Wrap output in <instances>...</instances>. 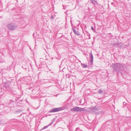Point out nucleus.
<instances>
[{"instance_id": "1", "label": "nucleus", "mask_w": 131, "mask_h": 131, "mask_svg": "<svg viewBox=\"0 0 131 131\" xmlns=\"http://www.w3.org/2000/svg\"><path fill=\"white\" fill-rule=\"evenodd\" d=\"M112 66L114 69L113 71H115L117 72L124 70L126 68L124 64L120 63L113 64H112Z\"/></svg>"}, {"instance_id": "2", "label": "nucleus", "mask_w": 131, "mask_h": 131, "mask_svg": "<svg viewBox=\"0 0 131 131\" xmlns=\"http://www.w3.org/2000/svg\"><path fill=\"white\" fill-rule=\"evenodd\" d=\"M8 28L10 30H13L17 28V26L14 23L8 24L7 26Z\"/></svg>"}, {"instance_id": "3", "label": "nucleus", "mask_w": 131, "mask_h": 131, "mask_svg": "<svg viewBox=\"0 0 131 131\" xmlns=\"http://www.w3.org/2000/svg\"><path fill=\"white\" fill-rule=\"evenodd\" d=\"M62 108L61 107L55 108L50 110L49 111L50 112H58L62 110Z\"/></svg>"}, {"instance_id": "4", "label": "nucleus", "mask_w": 131, "mask_h": 131, "mask_svg": "<svg viewBox=\"0 0 131 131\" xmlns=\"http://www.w3.org/2000/svg\"><path fill=\"white\" fill-rule=\"evenodd\" d=\"M88 109L90 110L91 111H93L94 112H95L96 111H98L97 108L96 106H91L89 107Z\"/></svg>"}, {"instance_id": "5", "label": "nucleus", "mask_w": 131, "mask_h": 131, "mask_svg": "<svg viewBox=\"0 0 131 131\" xmlns=\"http://www.w3.org/2000/svg\"><path fill=\"white\" fill-rule=\"evenodd\" d=\"M79 107H73V108L71 109V111H79Z\"/></svg>"}, {"instance_id": "6", "label": "nucleus", "mask_w": 131, "mask_h": 131, "mask_svg": "<svg viewBox=\"0 0 131 131\" xmlns=\"http://www.w3.org/2000/svg\"><path fill=\"white\" fill-rule=\"evenodd\" d=\"M73 30L74 31L75 34L78 36H80V34L79 32L78 31H76V30L74 29H73Z\"/></svg>"}, {"instance_id": "7", "label": "nucleus", "mask_w": 131, "mask_h": 131, "mask_svg": "<svg viewBox=\"0 0 131 131\" xmlns=\"http://www.w3.org/2000/svg\"><path fill=\"white\" fill-rule=\"evenodd\" d=\"M90 57L91 58V60H90V62H92L93 60V57L92 53H90Z\"/></svg>"}, {"instance_id": "8", "label": "nucleus", "mask_w": 131, "mask_h": 131, "mask_svg": "<svg viewBox=\"0 0 131 131\" xmlns=\"http://www.w3.org/2000/svg\"><path fill=\"white\" fill-rule=\"evenodd\" d=\"M92 3L94 5H95L96 4H98L97 3L96 0H90Z\"/></svg>"}, {"instance_id": "9", "label": "nucleus", "mask_w": 131, "mask_h": 131, "mask_svg": "<svg viewBox=\"0 0 131 131\" xmlns=\"http://www.w3.org/2000/svg\"><path fill=\"white\" fill-rule=\"evenodd\" d=\"M81 66L84 68H86L87 67V64H84L83 63H81Z\"/></svg>"}, {"instance_id": "10", "label": "nucleus", "mask_w": 131, "mask_h": 131, "mask_svg": "<svg viewBox=\"0 0 131 131\" xmlns=\"http://www.w3.org/2000/svg\"><path fill=\"white\" fill-rule=\"evenodd\" d=\"M84 108H81L79 107V112H81L84 111Z\"/></svg>"}, {"instance_id": "11", "label": "nucleus", "mask_w": 131, "mask_h": 131, "mask_svg": "<svg viewBox=\"0 0 131 131\" xmlns=\"http://www.w3.org/2000/svg\"><path fill=\"white\" fill-rule=\"evenodd\" d=\"M98 92L99 94H101L103 93V92L101 89H100L99 90Z\"/></svg>"}, {"instance_id": "12", "label": "nucleus", "mask_w": 131, "mask_h": 131, "mask_svg": "<svg viewBox=\"0 0 131 131\" xmlns=\"http://www.w3.org/2000/svg\"><path fill=\"white\" fill-rule=\"evenodd\" d=\"M49 82V81L48 79H46L45 80H44V82L45 83H48Z\"/></svg>"}, {"instance_id": "13", "label": "nucleus", "mask_w": 131, "mask_h": 131, "mask_svg": "<svg viewBox=\"0 0 131 131\" xmlns=\"http://www.w3.org/2000/svg\"><path fill=\"white\" fill-rule=\"evenodd\" d=\"M21 110H17L15 112V113H19L21 111Z\"/></svg>"}, {"instance_id": "14", "label": "nucleus", "mask_w": 131, "mask_h": 131, "mask_svg": "<svg viewBox=\"0 0 131 131\" xmlns=\"http://www.w3.org/2000/svg\"><path fill=\"white\" fill-rule=\"evenodd\" d=\"M48 125L45 126L43 127L42 129H46V128H47L48 127Z\"/></svg>"}, {"instance_id": "15", "label": "nucleus", "mask_w": 131, "mask_h": 131, "mask_svg": "<svg viewBox=\"0 0 131 131\" xmlns=\"http://www.w3.org/2000/svg\"><path fill=\"white\" fill-rule=\"evenodd\" d=\"M53 119L52 120L51 122L48 125L49 126H50L52 125L53 123Z\"/></svg>"}, {"instance_id": "16", "label": "nucleus", "mask_w": 131, "mask_h": 131, "mask_svg": "<svg viewBox=\"0 0 131 131\" xmlns=\"http://www.w3.org/2000/svg\"><path fill=\"white\" fill-rule=\"evenodd\" d=\"M91 29L92 30L94 31H95V30L93 28V27L92 26H91Z\"/></svg>"}, {"instance_id": "17", "label": "nucleus", "mask_w": 131, "mask_h": 131, "mask_svg": "<svg viewBox=\"0 0 131 131\" xmlns=\"http://www.w3.org/2000/svg\"><path fill=\"white\" fill-rule=\"evenodd\" d=\"M126 103L125 102H123V105H126Z\"/></svg>"}, {"instance_id": "18", "label": "nucleus", "mask_w": 131, "mask_h": 131, "mask_svg": "<svg viewBox=\"0 0 131 131\" xmlns=\"http://www.w3.org/2000/svg\"><path fill=\"white\" fill-rule=\"evenodd\" d=\"M53 18H54L53 16H51V19H53Z\"/></svg>"}, {"instance_id": "19", "label": "nucleus", "mask_w": 131, "mask_h": 131, "mask_svg": "<svg viewBox=\"0 0 131 131\" xmlns=\"http://www.w3.org/2000/svg\"><path fill=\"white\" fill-rule=\"evenodd\" d=\"M91 38V37H89V39H90Z\"/></svg>"}, {"instance_id": "20", "label": "nucleus", "mask_w": 131, "mask_h": 131, "mask_svg": "<svg viewBox=\"0 0 131 131\" xmlns=\"http://www.w3.org/2000/svg\"><path fill=\"white\" fill-rule=\"evenodd\" d=\"M89 34V36H90V34Z\"/></svg>"}]
</instances>
